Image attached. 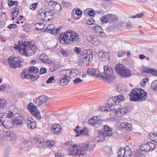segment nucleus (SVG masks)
Returning <instances> with one entry per match:
<instances>
[{"label": "nucleus", "instance_id": "57", "mask_svg": "<svg viewBox=\"0 0 157 157\" xmlns=\"http://www.w3.org/2000/svg\"><path fill=\"white\" fill-rule=\"evenodd\" d=\"M94 29L95 31L99 32L101 30H103L101 27L98 25H96L94 26Z\"/></svg>", "mask_w": 157, "mask_h": 157}, {"label": "nucleus", "instance_id": "45", "mask_svg": "<svg viewBox=\"0 0 157 157\" xmlns=\"http://www.w3.org/2000/svg\"><path fill=\"white\" fill-rule=\"evenodd\" d=\"M141 150H136L135 151L132 153L131 155H133L134 156L138 157L141 153Z\"/></svg>", "mask_w": 157, "mask_h": 157}, {"label": "nucleus", "instance_id": "62", "mask_svg": "<svg viewBox=\"0 0 157 157\" xmlns=\"http://www.w3.org/2000/svg\"><path fill=\"white\" fill-rule=\"evenodd\" d=\"M94 72H95L94 70L92 68H89L87 70V74L90 75L92 76Z\"/></svg>", "mask_w": 157, "mask_h": 157}, {"label": "nucleus", "instance_id": "4", "mask_svg": "<svg viewBox=\"0 0 157 157\" xmlns=\"http://www.w3.org/2000/svg\"><path fill=\"white\" fill-rule=\"evenodd\" d=\"M112 130L113 128L107 125H104V128L101 131V134L99 136L100 140L98 141L104 142L108 140L109 137L113 135Z\"/></svg>", "mask_w": 157, "mask_h": 157}, {"label": "nucleus", "instance_id": "21", "mask_svg": "<svg viewBox=\"0 0 157 157\" xmlns=\"http://www.w3.org/2000/svg\"><path fill=\"white\" fill-rule=\"evenodd\" d=\"M51 129L55 134H58L61 132L62 128L59 124H56L53 125L51 126Z\"/></svg>", "mask_w": 157, "mask_h": 157}, {"label": "nucleus", "instance_id": "27", "mask_svg": "<svg viewBox=\"0 0 157 157\" xmlns=\"http://www.w3.org/2000/svg\"><path fill=\"white\" fill-rule=\"evenodd\" d=\"M32 144L31 142L28 141L27 140H25L21 145V148L25 149L30 147Z\"/></svg>", "mask_w": 157, "mask_h": 157}, {"label": "nucleus", "instance_id": "12", "mask_svg": "<svg viewBox=\"0 0 157 157\" xmlns=\"http://www.w3.org/2000/svg\"><path fill=\"white\" fill-rule=\"evenodd\" d=\"M10 111L8 113H2L4 116L2 117V124L3 126L7 129L10 128Z\"/></svg>", "mask_w": 157, "mask_h": 157}, {"label": "nucleus", "instance_id": "55", "mask_svg": "<svg viewBox=\"0 0 157 157\" xmlns=\"http://www.w3.org/2000/svg\"><path fill=\"white\" fill-rule=\"evenodd\" d=\"M149 142L147 143H145V146L146 148H144V149H142V150H140L141 151H149Z\"/></svg>", "mask_w": 157, "mask_h": 157}, {"label": "nucleus", "instance_id": "56", "mask_svg": "<svg viewBox=\"0 0 157 157\" xmlns=\"http://www.w3.org/2000/svg\"><path fill=\"white\" fill-rule=\"evenodd\" d=\"M18 1L10 0V7L13 6H18Z\"/></svg>", "mask_w": 157, "mask_h": 157}, {"label": "nucleus", "instance_id": "51", "mask_svg": "<svg viewBox=\"0 0 157 157\" xmlns=\"http://www.w3.org/2000/svg\"><path fill=\"white\" fill-rule=\"evenodd\" d=\"M149 150L151 151L153 150L155 147V144H153L151 142H149Z\"/></svg>", "mask_w": 157, "mask_h": 157}, {"label": "nucleus", "instance_id": "64", "mask_svg": "<svg viewBox=\"0 0 157 157\" xmlns=\"http://www.w3.org/2000/svg\"><path fill=\"white\" fill-rule=\"evenodd\" d=\"M124 157H131V154H130L129 153V151L127 150H125L124 149Z\"/></svg>", "mask_w": 157, "mask_h": 157}, {"label": "nucleus", "instance_id": "29", "mask_svg": "<svg viewBox=\"0 0 157 157\" xmlns=\"http://www.w3.org/2000/svg\"><path fill=\"white\" fill-rule=\"evenodd\" d=\"M75 13L76 14H74L72 16L74 18V19L77 20L79 19L80 17H76V15L77 16H81L82 14V11L79 9H77L75 10Z\"/></svg>", "mask_w": 157, "mask_h": 157}, {"label": "nucleus", "instance_id": "49", "mask_svg": "<svg viewBox=\"0 0 157 157\" xmlns=\"http://www.w3.org/2000/svg\"><path fill=\"white\" fill-rule=\"evenodd\" d=\"M95 120V117H92L91 119H89L88 122V124L89 125H93L94 126Z\"/></svg>", "mask_w": 157, "mask_h": 157}, {"label": "nucleus", "instance_id": "15", "mask_svg": "<svg viewBox=\"0 0 157 157\" xmlns=\"http://www.w3.org/2000/svg\"><path fill=\"white\" fill-rule=\"evenodd\" d=\"M39 71V69L37 67L34 66H31L29 67V69L27 68L22 70L23 72L21 73L24 74L37 73Z\"/></svg>", "mask_w": 157, "mask_h": 157}, {"label": "nucleus", "instance_id": "8", "mask_svg": "<svg viewBox=\"0 0 157 157\" xmlns=\"http://www.w3.org/2000/svg\"><path fill=\"white\" fill-rule=\"evenodd\" d=\"M104 69L105 79L110 81L115 79L116 76L113 74V70L111 67L105 65L104 66Z\"/></svg>", "mask_w": 157, "mask_h": 157}, {"label": "nucleus", "instance_id": "47", "mask_svg": "<svg viewBox=\"0 0 157 157\" xmlns=\"http://www.w3.org/2000/svg\"><path fill=\"white\" fill-rule=\"evenodd\" d=\"M101 21L103 23H106L109 22L106 15L103 16L101 19Z\"/></svg>", "mask_w": 157, "mask_h": 157}, {"label": "nucleus", "instance_id": "19", "mask_svg": "<svg viewBox=\"0 0 157 157\" xmlns=\"http://www.w3.org/2000/svg\"><path fill=\"white\" fill-rule=\"evenodd\" d=\"M118 127L120 129L125 128L128 131H131L132 130V124L126 122L120 124Z\"/></svg>", "mask_w": 157, "mask_h": 157}, {"label": "nucleus", "instance_id": "7", "mask_svg": "<svg viewBox=\"0 0 157 157\" xmlns=\"http://www.w3.org/2000/svg\"><path fill=\"white\" fill-rule=\"evenodd\" d=\"M55 144L54 141L53 140L50 141L48 140H44L43 138H38L36 141L35 144L37 146L41 148H46L49 146H53Z\"/></svg>", "mask_w": 157, "mask_h": 157}, {"label": "nucleus", "instance_id": "58", "mask_svg": "<svg viewBox=\"0 0 157 157\" xmlns=\"http://www.w3.org/2000/svg\"><path fill=\"white\" fill-rule=\"evenodd\" d=\"M54 80V76H51L49 77L46 81L48 84L52 83V81Z\"/></svg>", "mask_w": 157, "mask_h": 157}, {"label": "nucleus", "instance_id": "3", "mask_svg": "<svg viewBox=\"0 0 157 157\" xmlns=\"http://www.w3.org/2000/svg\"><path fill=\"white\" fill-rule=\"evenodd\" d=\"M17 110L15 108L10 111V119L13 125L20 126L22 124L23 120V117L17 113Z\"/></svg>", "mask_w": 157, "mask_h": 157}, {"label": "nucleus", "instance_id": "54", "mask_svg": "<svg viewBox=\"0 0 157 157\" xmlns=\"http://www.w3.org/2000/svg\"><path fill=\"white\" fill-rule=\"evenodd\" d=\"M39 25V26H42V27H36V29H37V31L41 30H42L44 27V25L43 23H37L36 25Z\"/></svg>", "mask_w": 157, "mask_h": 157}, {"label": "nucleus", "instance_id": "37", "mask_svg": "<svg viewBox=\"0 0 157 157\" xmlns=\"http://www.w3.org/2000/svg\"><path fill=\"white\" fill-rule=\"evenodd\" d=\"M10 141L14 143L17 140V136L15 133L10 132Z\"/></svg>", "mask_w": 157, "mask_h": 157}, {"label": "nucleus", "instance_id": "20", "mask_svg": "<svg viewBox=\"0 0 157 157\" xmlns=\"http://www.w3.org/2000/svg\"><path fill=\"white\" fill-rule=\"evenodd\" d=\"M27 123L28 128H29L33 129L36 126V123L35 121L32 118H29L27 121Z\"/></svg>", "mask_w": 157, "mask_h": 157}, {"label": "nucleus", "instance_id": "41", "mask_svg": "<svg viewBox=\"0 0 157 157\" xmlns=\"http://www.w3.org/2000/svg\"><path fill=\"white\" fill-rule=\"evenodd\" d=\"M60 52L63 57H67L68 56L69 53L67 51L63 48L60 50Z\"/></svg>", "mask_w": 157, "mask_h": 157}, {"label": "nucleus", "instance_id": "25", "mask_svg": "<svg viewBox=\"0 0 157 157\" xmlns=\"http://www.w3.org/2000/svg\"><path fill=\"white\" fill-rule=\"evenodd\" d=\"M99 57L104 59V60L106 61L109 59V53L108 52H100Z\"/></svg>", "mask_w": 157, "mask_h": 157}, {"label": "nucleus", "instance_id": "30", "mask_svg": "<svg viewBox=\"0 0 157 157\" xmlns=\"http://www.w3.org/2000/svg\"><path fill=\"white\" fill-rule=\"evenodd\" d=\"M46 10L43 9H40L38 12V15L44 21Z\"/></svg>", "mask_w": 157, "mask_h": 157}, {"label": "nucleus", "instance_id": "40", "mask_svg": "<svg viewBox=\"0 0 157 157\" xmlns=\"http://www.w3.org/2000/svg\"><path fill=\"white\" fill-rule=\"evenodd\" d=\"M12 16H15V17H16L19 13V9L17 7H15L14 10H12Z\"/></svg>", "mask_w": 157, "mask_h": 157}, {"label": "nucleus", "instance_id": "26", "mask_svg": "<svg viewBox=\"0 0 157 157\" xmlns=\"http://www.w3.org/2000/svg\"><path fill=\"white\" fill-rule=\"evenodd\" d=\"M109 22L111 23L113 21H117V19L116 16L113 14H106Z\"/></svg>", "mask_w": 157, "mask_h": 157}, {"label": "nucleus", "instance_id": "43", "mask_svg": "<svg viewBox=\"0 0 157 157\" xmlns=\"http://www.w3.org/2000/svg\"><path fill=\"white\" fill-rule=\"evenodd\" d=\"M151 87L153 90L157 91V80H155L152 82Z\"/></svg>", "mask_w": 157, "mask_h": 157}, {"label": "nucleus", "instance_id": "16", "mask_svg": "<svg viewBox=\"0 0 157 157\" xmlns=\"http://www.w3.org/2000/svg\"><path fill=\"white\" fill-rule=\"evenodd\" d=\"M48 97L45 95L40 96L34 101V102L38 106L41 105L48 100Z\"/></svg>", "mask_w": 157, "mask_h": 157}, {"label": "nucleus", "instance_id": "61", "mask_svg": "<svg viewBox=\"0 0 157 157\" xmlns=\"http://www.w3.org/2000/svg\"><path fill=\"white\" fill-rule=\"evenodd\" d=\"M47 71L46 69L44 67H41L40 69V74H43L46 73Z\"/></svg>", "mask_w": 157, "mask_h": 157}, {"label": "nucleus", "instance_id": "10", "mask_svg": "<svg viewBox=\"0 0 157 157\" xmlns=\"http://www.w3.org/2000/svg\"><path fill=\"white\" fill-rule=\"evenodd\" d=\"M23 66L21 60L18 57L10 56V67L16 68L18 67H21Z\"/></svg>", "mask_w": 157, "mask_h": 157}, {"label": "nucleus", "instance_id": "36", "mask_svg": "<svg viewBox=\"0 0 157 157\" xmlns=\"http://www.w3.org/2000/svg\"><path fill=\"white\" fill-rule=\"evenodd\" d=\"M58 65L52 64L49 67V70L51 72H53L56 71L58 69Z\"/></svg>", "mask_w": 157, "mask_h": 157}, {"label": "nucleus", "instance_id": "6", "mask_svg": "<svg viewBox=\"0 0 157 157\" xmlns=\"http://www.w3.org/2000/svg\"><path fill=\"white\" fill-rule=\"evenodd\" d=\"M27 45L25 46L23 50V53L26 56H30L34 55V53L36 52V47L33 45H32L30 43L26 41Z\"/></svg>", "mask_w": 157, "mask_h": 157}, {"label": "nucleus", "instance_id": "63", "mask_svg": "<svg viewBox=\"0 0 157 157\" xmlns=\"http://www.w3.org/2000/svg\"><path fill=\"white\" fill-rule=\"evenodd\" d=\"M7 129L6 130L4 131L3 134L4 136L6 137H9L10 136V131Z\"/></svg>", "mask_w": 157, "mask_h": 157}, {"label": "nucleus", "instance_id": "52", "mask_svg": "<svg viewBox=\"0 0 157 157\" xmlns=\"http://www.w3.org/2000/svg\"><path fill=\"white\" fill-rule=\"evenodd\" d=\"M38 5V3L36 2L34 3L30 6V8L32 10H35L36 9Z\"/></svg>", "mask_w": 157, "mask_h": 157}, {"label": "nucleus", "instance_id": "44", "mask_svg": "<svg viewBox=\"0 0 157 157\" xmlns=\"http://www.w3.org/2000/svg\"><path fill=\"white\" fill-rule=\"evenodd\" d=\"M94 20L92 17L89 18L86 21V24L88 25H91L94 24Z\"/></svg>", "mask_w": 157, "mask_h": 157}, {"label": "nucleus", "instance_id": "31", "mask_svg": "<svg viewBox=\"0 0 157 157\" xmlns=\"http://www.w3.org/2000/svg\"><path fill=\"white\" fill-rule=\"evenodd\" d=\"M117 96L115 97H113L112 98H110L108 100V101L110 102L111 105H118V101L117 99Z\"/></svg>", "mask_w": 157, "mask_h": 157}, {"label": "nucleus", "instance_id": "59", "mask_svg": "<svg viewBox=\"0 0 157 157\" xmlns=\"http://www.w3.org/2000/svg\"><path fill=\"white\" fill-rule=\"evenodd\" d=\"M148 81V79L147 78H146L142 80L141 82V85L144 86L145 85L146 83Z\"/></svg>", "mask_w": 157, "mask_h": 157}, {"label": "nucleus", "instance_id": "38", "mask_svg": "<svg viewBox=\"0 0 157 157\" xmlns=\"http://www.w3.org/2000/svg\"><path fill=\"white\" fill-rule=\"evenodd\" d=\"M124 148H120L118 152L117 157H124Z\"/></svg>", "mask_w": 157, "mask_h": 157}, {"label": "nucleus", "instance_id": "23", "mask_svg": "<svg viewBox=\"0 0 157 157\" xmlns=\"http://www.w3.org/2000/svg\"><path fill=\"white\" fill-rule=\"evenodd\" d=\"M86 55L84 58V59L86 60V61H87L89 62H91L93 59V56L92 53V52L90 50H87L86 52Z\"/></svg>", "mask_w": 157, "mask_h": 157}, {"label": "nucleus", "instance_id": "24", "mask_svg": "<svg viewBox=\"0 0 157 157\" xmlns=\"http://www.w3.org/2000/svg\"><path fill=\"white\" fill-rule=\"evenodd\" d=\"M144 69L143 71V72L147 73H150L157 76V70H155L153 68H149L148 69H147L146 68L144 67Z\"/></svg>", "mask_w": 157, "mask_h": 157}, {"label": "nucleus", "instance_id": "48", "mask_svg": "<svg viewBox=\"0 0 157 157\" xmlns=\"http://www.w3.org/2000/svg\"><path fill=\"white\" fill-rule=\"evenodd\" d=\"M46 1L50 5L52 6H55V5L56 3H57V2L54 0H46Z\"/></svg>", "mask_w": 157, "mask_h": 157}, {"label": "nucleus", "instance_id": "17", "mask_svg": "<svg viewBox=\"0 0 157 157\" xmlns=\"http://www.w3.org/2000/svg\"><path fill=\"white\" fill-rule=\"evenodd\" d=\"M26 41H24L23 42L22 41L19 40L17 42L18 44H15V46L13 47V48L16 50H18L20 52H21L22 51L23 52L25 46V45H27Z\"/></svg>", "mask_w": 157, "mask_h": 157}, {"label": "nucleus", "instance_id": "18", "mask_svg": "<svg viewBox=\"0 0 157 157\" xmlns=\"http://www.w3.org/2000/svg\"><path fill=\"white\" fill-rule=\"evenodd\" d=\"M54 12L52 10H46L44 21H47L53 19L54 18Z\"/></svg>", "mask_w": 157, "mask_h": 157}, {"label": "nucleus", "instance_id": "34", "mask_svg": "<svg viewBox=\"0 0 157 157\" xmlns=\"http://www.w3.org/2000/svg\"><path fill=\"white\" fill-rule=\"evenodd\" d=\"M54 8V10L56 11V12H55V13H56L57 14L59 13L60 11L62 9H61V6L60 4L57 2L55 5Z\"/></svg>", "mask_w": 157, "mask_h": 157}, {"label": "nucleus", "instance_id": "33", "mask_svg": "<svg viewBox=\"0 0 157 157\" xmlns=\"http://www.w3.org/2000/svg\"><path fill=\"white\" fill-rule=\"evenodd\" d=\"M80 132L81 136H88L89 131L86 127H83L82 129L80 130Z\"/></svg>", "mask_w": 157, "mask_h": 157}, {"label": "nucleus", "instance_id": "9", "mask_svg": "<svg viewBox=\"0 0 157 157\" xmlns=\"http://www.w3.org/2000/svg\"><path fill=\"white\" fill-rule=\"evenodd\" d=\"M27 108L30 112L31 114L37 118L38 120H40L41 119V116L40 111L37 109L36 106L34 105L33 103L30 102L27 106Z\"/></svg>", "mask_w": 157, "mask_h": 157}, {"label": "nucleus", "instance_id": "28", "mask_svg": "<svg viewBox=\"0 0 157 157\" xmlns=\"http://www.w3.org/2000/svg\"><path fill=\"white\" fill-rule=\"evenodd\" d=\"M40 60L45 63H48V61L47 56L45 53H42L41 54L39 57Z\"/></svg>", "mask_w": 157, "mask_h": 157}, {"label": "nucleus", "instance_id": "14", "mask_svg": "<svg viewBox=\"0 0 157 157\" xmlns=\"http://www.w3.org/2000/svg\"><path fill=\"white\" fill-rule=\"evenodd\" d=\"M59 40L60 43L62 44H66L68 40V31L64 33H62L59 35Z\"/></svg>", "mask_w": 157, "mask_h": 157}, {"label": "nucleus", "instance_id": "13", "mask_svg": "<svg viewBox=\"0 0 157 157\" xmlns=\"http://www.w3.org/2000/svg\"><path fill=\"white\" fill-rule=\"evenodd\" d=\"M21 78L22 79L26 78L29 79L31 78L32 81H35L37 80L39 77V75L37 73L33 74H24L21 73Z\"/></svg>", "mask_w": 157, "mask_h": 157}, {"label": "nucleus", "instance_id": "32", "mask_svg": "<svg viewBox=\"0 0 157 157\" xmlns=\"http://www.w3.org/2000/svg\"><path fill=\"white\" fill-rule=\"evenodd\" d=\"M117 112H119L121 114L124 115L125 114H126L128 112V109L126 107H123L120 108L119 107L118 108V110H117Z\"/></svg>", "mask_w": 157, "mask_h": 157}, {"label": "nucleus", "instance_id": "50", "mask_svg": "<svg viewBox=\"0 0 157 157\" xmlns=\"http://www.w3.org/2000/svg\"><path fill=\"white\" fill-rule=\"evenodd\" d=\"M82 79H81L79 78H77L75 79L73 81V82L74 84H79L82 82Z\"/></svg>", "mask_w": 157, "mask_h": 157}, {"label": "nucleus", "instance_id": "35", "mask_svg": "<svg viewBox=\"0 0 157 157\" xmlns=\"http://www.w3.org/2000/svg\"><path fill=\"white\" fill-rule=\"evenodd\" d=\"M74 51L77 55L80 54L81 56H82L84 54V53L82 51L80 48L75 47L74 49Z\"/></svg>", "mask_w": 157, "mask_h": 157}, {"label": "nucleus", "instance_id": "2", "mask_svg": "<svg viewBox=\"0 0 157 157\" xmlns=\"http://www.w3.org/2000/svg\"><path fill=\"white\" fill-rule=\"evenodd\" d=\"M89 147V145L87 142L80 144L79 145V148H77V147L75 148V146H73L69 151V154L75 156L83 155L86 153Z\"/></svg>", "mask_w": 157, "mask_h": 157}, {"label": "nucleus", "instance_id": "46", "mask_svg": "<svg viewBox=\"0 0 157 157\" xmlns=\"http://www.w3.org/2000/svg\"><path fill=\"white\" fill-rule=\"evenodd\" d=\"M62 4L64 6L68 8L71 7L72 6V4L71 3H69L67 2H65V1H63Z\"/></svg>", "mask_w": 157, "mask_h": 157}, {"label": "nucleus", "instance_id": "1", "mask_svg": "<svg viewBox=\"0 0 157 157\" xmlns=\"http://www.w3.org/2000/svg\"><path fill=\"white\" fill-rule=\"evenodd\" d=\"M147 94V93L143 89L136 88L129 94V100L132 101L141 102L146 100Z\"/></svg>", "mask_w": 157, "mask_h": 157}, {"label": "nucleus", "instance_id": "53", "mask_svg": "<svg viewBox=\"0 0 157 157\" xmlns=\"http://www.w3.org/2000/svg\"><path fill=\"white\" fill-rule=\"evenodd\" d=\"M24 28V30L26 32H27L29 31L30 28L29 27V24L26 23L23 26Z\"/></svg>", "mask_w": 157, "mask_h": 157}, {"label": "nucleus", "instance_id": "11", "mask_svg": "<svg viewBox=\"0 0 157 157\" xmlns=\"http://www.w3.org/2000/svg\"><path fill=\"white\" fill-rule=\"evenodd\" d=\"M68 40L67 44H70L72 43H75L79 39V36L78 34L74 31L71 30H68Z\"/></svg>", "mask_w": 157, "mask_h": 157}, {"label": "nucleus", "instance_id": "39", "mask_svg": "<svg viewBox=\"0 0 157 157\" xmlns=\"http://www.w3.org/2000/svg\"><path fill=\"white\" fill-rule=\"evenodd\" d=\"M7 102L4 99L0 98V108H4L6 105Z\"/></svg>", "mask_w": 157, "mask_h": 157}, {"label": "nucleus", "instance_id": "42", "mask_svg": "<svg viewBox=\"0 0 157 157\" xmlns=\"http://www.w3.org/2000/svg\"><path fill=\"white\" fill-rule=\"evenodd\" d=\"M117 99L118 101V105L121 102H122L124 100V97L122 95H119L117 96Z\"/></svg>", "mask_w": 157, "mask_h": 157}, {"label": "nucleus", "instance_id": "22", "mask_svg": "<svg viewBox=\"0 0 157 157\" xmlns=\"http://www.w3.org/2000/svg\"><path fill=\"white\" fill-rule=\"evenodd\" d=\"M64 75L63 78L59 80V83L62 86L67 85L69 81V78L67 77V74H64Z\"/></svg>", "mask_w": 157, "mask_h": 157}, {"label": "nucleus", "instance_id": "5", "mask_svg": "<svg viewBox=\"0 0 157 157\" xmlns=\"http://www.w3.org/2000/svg\"><path fill=\"white\" fill-rule=\"evenodd\" d=\"M115 70L116 72L121 77H129L131 75L130 70L120 63L115 65Z\"/></svg>", "mask_w": 157, "mask_h": 157}, {"label": "nucleus", "instance_id": "60", "mask_svg": "<svg viewBox=\"0 0 157 157\" xmlns=\"http://www.w3.org/2000/svg\"><path fill=\"white\" fill-rule=\"evenodd\" d=\"M94 14L95 11L92 9L88 12V14L90 16L92 17Z\"/></svg>", "mask_w": 157, "mask_h": 157}]
</instances>
